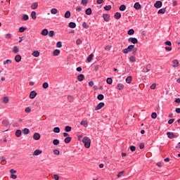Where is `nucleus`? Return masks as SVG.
<instances>
[{"mask_svg": "<svg viewBox=\"0 0 180 180\" xmlns=\"http://www.w3.org/2000/svg\"><path fill=\"white\" fill-rule=\"evenodd\" d=\"M82 143L84 144L86 148H89V147H91V139L88 136L83 138Z\"/></svg>", "mask_w": 180, "mask_h": 180, "instance_id": "obj_1", "label": "nucleus"}, {"mask_svg": "<svg viewBox=\"0 0 180 180\" xmlns=\"http://www.w3.org/2000/svg\"><path fill=\"white\" fill-rule=\"evenodd\" d=\"M128 41L129 43H132V44H137L139 43V40L137 39V38H134V37L129 38Z\"/></svg>", "mask_w": 180, "mask_h": 180, "instance_id": "obj_2", "label": "nucleus"}, {"mask_svg": "<svg viewBox=\"0 0 180 180\" xmlns=\"http://www.w3.org/2000/svg\"><path fill=\"white\" fill-rule=\"evenodd\" d=\"M155 8H156L157 9H160V8H161V6H162V1H157L155 4H154Z\"/></svg>", "mask_w": 180, "mask_h": 180, "instance_id": "obj_3", "label": "nucleus"}, {"mask_svg": "<svg viewBox=\"0 0 180 180\" xmlns=\"http://www.w3.org/2000/svg\"><path fill=\"white\" fill-rule=\"evenodd\" d=\"M103 106H105V103L101 102L95 108V110H99L102 109L103 108Z\"/></svg>", "mask_w": 180, "mask_h": 180, "instance_id": "obj_4", "label": "nucleus"}, {"mask_svg": "<svg viewBox=\"0 0 180 180\" xmlns=\"http://www.w3.org/2000/svg\"><path fill=\"white\" fill-rule=\"evenodd\" d=\"M36 96H37V93L34 91H32L30 93V99H34V98H36Z\"/></svg>", "mask_w": 180, "mask_h": 180, "instance_id": "obj_5", "label": "nucleus"}, {"mask_svg": "<svg viewBox=\"0 0 180 180\" xmlns=\"http://www.w3.org/2000/svg\"><path fill=\"white\" fill-rule=\"evenodd\" d=\"M150 70H151V64L147 65L146 68L142 70V72H148Z\"/></svg>", "mask_w": 180, "mask_h": 180, "instance_id": "obj_6", "label": "nucleus"}, {"mask_svg": "<svg viewBox=\"0 0 180 180\" xmlns=\"http://www.w3.org/2000/svg\"><path fill=\"white\" fill-rule=\"evenodd\" d=\"M134 8L136 11H140V9H141V5L140 4V3L136 2V3L134 4Z\"/></svg>", "mask_w": 180, "mask_h": 180, "instance_id": "obj_7", "label": "nucleus"}, {"mask_svg": "<svg viewBox=\"0 0 180 180\" xmlns=\"http://www.w3.org/2000/svg\"><path fill=\"white\" fill-rule=\"evenodd\" d=\"M172 67L174 68H176V67H179V62H178V60L175 59L172 60Z\"/></svg>", "mask_w": 180, "mask_h": 180, "instance_id": "obj_8", "label": "nucleus"}, {"mask_svg": "<svg viewBox=\"0 0 180 180\" xmlns=\"http://www.w3.org/2000/svg\"><path fill=\"white\" fill-rule=\"evenodd\" d=\"M103 18L105 22H109V20H110V15L109 14H103Z\"/></svg>", "mask_w": 180, "mask_h": 180, "instance_id": "obj_9", "label": "nucleus"}, {"mask_svg": "<svg viewBox=\"0 0 180 180\" xmlns=\"http://www.w3.org/2000/svg\"><path fill=\"white\" fill-rule=\"evenodd\" d=\"M83 79H85V76L84 75L80 74L77 75V81H79L81 82Z\"/></svg>", "mask_w": 180, "mask_h": 180, "instance_id": "obj_10", "label": "nucleus"}, {"mask_svg": "<svg viewBox=\"0 0 180 180\" xmlns=\"http://www.w3.org/2000/svg\"><path fill=\"white\" fill-rule=\"evenodd\" d=\"M34 140H40V134L34 133L33 135Z\"/></svg>", "mask_w": 180, "mask_h": 180, "instance_id": "obj_11", "label": "nucleus"}, {"mask_svg": "<svg viewBox=\"0 0 180 180\" xmlns=\"http://www.w3.org/2000/svg\"><path fill=\"white\" fill-rule=\"evenodd\" d=\"M37 6H39V3L38 2H34V3L32 4L31 8L33 9V10L37 9Z\"/></svg>", "mask_w": 180, "mask_h": 180, "instance_id": "obj_12", "label": "nucleus"}, {"mask_svg": "<svg viewBox=\"0 0 180 180\" xmlns=\"http://www.w3.org/2000/svg\"><path fill=\"white\" fill-rule=\"evenodd\" d=\"M114 18H115V19L119 20L122 18V14H120V13H119V12H117L115 13Z\"/></svg>", "mask_w": 180, "mask_h": 180, "instance_id": "obj_13", "label": "nucleus"}, {"mask_svg": "<svg viewBox=\"0 0 180 180\" xmlns=\"http://www.w3.org/2000/svg\"><path fill=\"white\" fill-rule=\"evenodd\" d=\"M68 26L70 27V29H75V27H77V24H75L74 22H70Z\"/></svg>", "mask_w": 180, "mask_h": 180, "instance_id": "obj_14", "label": "nucleus"}, {"mask_svg": "<svg viewBox=\"0 0 180 180\" xmlns=\"http://www.w3.org/2000/svg\"><path fill=\"white\" fill-rule=\"evenodd\" d=\"M124 88V85L122 83L118 84L117 86V89H118V91H122V89H123Z\"/></svg>", "mask_w": 180, "mask_h": 180, "instance_id": "obj_15", "label": "nucleus"}, {"mask_svg": "<svg viewBox=\"0 0 180 180\" xmlns=\"http://www.w3.org/2000/svg\"><path fill=\"white\" fill-rule=\"evenodd\" d=\"M41 34L42 36H47V34H49V30L47 29H44L41 32Z\"/></svg>", "mask_w": 180, "mask_h": 180, "instance_id": "obj_16", "label": "nucleus"}, {"mask_svg": "<svg viewBox=\"0 0 180 180\" xmlns=\"http://www.w3.org/2000/svg\"><path fill=\"white\" fill-rule=\"evenodd\" d=\"M167 136L169 139H175V135L172 132H167Z\"/></svg>", "mask_w": 180, "mask_h": 180, "instance_id": "obj_17", "label": "nucleus"}, {"mask_svg": "<svg viewBox=\"0 0 180 180\" xmlns=\"http://www.w3.org/2000/svg\"><path fill=\"white\" fill-rule=\"evenodd\" d=\"M15 60L16 63H20V61L22 60V56H20V55H17L15 57Z\"/></svg>", "mask_w": 180, "mask_h": 180, "instance_id": "obj_18", "label": "nucleus"}, {"mask_svg": "<svg viewBox=\"0 0 180 180\" xmlns=\"http://www.w3.org/2000/svg\"><path fill=\"white\" fill-rule=\"evenodd\" d=\"M64 17L66 18V19H68L71 17V12H70V11H68L65 12V15Z\"/></svg>", "mask_w": 180, "mask_h": 180, "instance_id": "obj_19", "label": "nucleus"}, {"mask_svg": "<svg viewBox=\"0 0 180 180\" xmlns=\"http://www.w3.org/2000/svg\"><path fill=\"white\" fill-rule=\"evenodd\" d=\"M43 153V151L40 150H36L32 155H40V154H41Z\"/></svg>", "mask_w": 180, "mask_h": 180, "instance_id": "obj_20", "label": "nucleus"}, {"mask_svg": "<svg viewBox=\"0 0 180 180\" xmlns=\"http://www.w3.org/2000/svg\"><path fill=\"white\" fill-rule=\"evenodd\" d=\"M165 12H167V8H161L158 11V13L159 14H164L165 13Z\"/></svg>", "mask_w": 180, "mask_h": 180, "instance_id": "obj_21", "label": "nucleus"}, {"mask_svg": "<svg viewBox=\"0 0 180 180\" xmlns=\"http://www.w3.org/2000/svg\"><path fill=\"white\" fill-rule=\"evenodd\" d=\"M31 17L33 20H36V19L37 18V16H36V11H32Z\"/></svg>", "mask_w": 180, "mask_h": 180, "instance_id": "obj_22", "label": "nucleus"}, {"mask_svg": "<svg viewBox=\"0 0 180 180\" xmlns=\"http://www.w3.org/2000/svg\"><path fill=\"white\" fill-rule=\"evenodd\" d=\"M85 13L86 15H92V9L91 8L86 9Z\"/></svg>", "mask_w": 180, "mask_h": 180, "instance_id": "obj_23", "label": "nucleus"}, {"mask_svg": "<svg viewBox=\"0 0 180 180\" xmlns=\"http://www.w3.org/2000/svg\"><path fill=\"white\" fill-rule=\"evenodd\" d=\"M94 58V53L90 54L88 57H87V61L88 63H91L92 61V59Z\"/></svg>", "mask_w": 180, "mask_h": 180, "instance_id": "obj_24", "label": "nucleus"}, {"mask_svg": "<svg viewBox=\"0 0 180 180\" xmlns=\"http://www.w3.org/2000/svg\"><path fill=\"white\" fill-rule=\"evenodd\" d=\"M15 136L17 137H20V136H22V131L20 129H18L15 131Z\"/></svg>", "mask_w": 180, "mask_h": 180, "instance_id": "obj_25", "label": "nucleus"}, {"mask_svg": "<svg viewBox=\"0 0 180 180\" xmlns=\"http://www.w3.org/2000/svg\"><path fill=\"white\" fill-rule=\"evenodd\" d=\"M131 79H133V77H131V76H128L126 78V82L127 84H130V82H131Z\"/></svg>", "mask_w": 180, "mask_h": 180, "instance_id": "obj_26", "label": "nucleus"}, {"mask_svg": "<svg viewBox=\"0 0 180 180\" xmlns=\"http://www.w3.org/2000/svg\"><path fill=\"white\" fill-rule=\"evenodd\" d=\"M32 56H34V57H39L40 56V52H39V51H34L32 53Z\"/></svg>", "mask_w": 180, "mask_h": 180, "instance_id": "obj_27", "label": "nucleus"}, {"mask_svg": "<svg viewBox=\"0 0 180 180\" xmlns=\"http://www.w3.org/2000/svg\"><path fill=\"white\" fill-rule=\"evenodd\" d=\"M13 53L14 54H16V53H19V48H18V46H13Z\"/></svg>", "mask_w": 180, "mask_h": 180, "instance_id": "obj_28", "label": "nucleus"}, {"mask_svg": "<svg viewBox=\"0 0 180 180\" xmlns=\"http://www.w3.org/2000/svg\"><path fill=\"white\" fill-rule=\"evenodd\" d=\"M106 82L107 84H108V85H112V82H113V79H112L111 77H108L107 78Z\"/></svg>", "mask_w": 180, "mask_h": 180, "instance_id": "obj_29", "label": "nucleus"}, {"mask_svg": "<svg viewBox=\"0 0 180 180\" xmlns=\"http://www.w3.org/2000/svg\"><path fill=\"white\" fill-rule=\"evenodd\" d=\"M71 142V137L70 136H68L65 139V143L66 144H68L69 143Z\"/></svg>", "mask_w": 180, "mask_h": 180, "instance_id": "obj_30", "label": "nucleus"}, {"mask_svg": "<svg viewBox=\"0 0 180 180\" xmlns=\"http://www.w3.org/2000/svg\"><path fill=\"white\" fill-rule=\"evenodd\" d=\"M119 9H120V11L123 12V11H126V6L124 4H122L120 6Z\"/></svg>", "mask_w": 180, "mask_h": 180, "instance_id": "obj_31", "label": "nucleus"}, {"mask_svg": "<svg viewBox=\"0 0 180 180\" xmlns=\"http://www.w3.org/2000/svg\"><path fill=\"white\" fill-rule=\"evenodd\" d=\"M104 98H105V96H103V94H98L97 96V99L98 101H103Z\"/></svg>", "mask_w": 180, "mask_h": 180, "instance_id": "obj_32", "label": "nucleus"}, {"mask_svg": "<svg viewBox=\"0 0 180 180\" xmlns=\"http://www.w3.org/2000/svg\"><path fill=\"white\" fill-rule=\"evenodd\" d=\"M127 49H128V52L130 53V51H133V49H134V45H129Z\"/></svg>", "mask_w": 180, "mask_h": 180, "instance_id": "obj_33", "label": "nucleus"}, {"mask_svg": "<svg viewBox=\"0 0 180 180\" xmlns=\"http://www.w3.org/2000/svg\"><path fill=\"white\" fill-rule=\"evenodd\" d=\"M60 51L59 49H56L53 52V56H58L60 54Z\"/></svg>", "mask_w": 180, "mask_h": 180, "instance_id": "obj_34", "label": "nucleus"}, {"mask_svg": "<svg viewBox=\"0 0 180 180\" xmlns=\"http://www.w3.org/2000/svg\"><path fill=\"white\" fill-rule=\"evenodd\" d=\"M30 132V130H29V129L27 128H25L24 129H22L23 134H29Z\"/></svg>", "mask_w": 180, "mask_h": 180, "instance_id": "obj_35", "label": "nucleus"}, {"mask_svg": "<svg viewBox=\"0 0 180 180\" xmlns=\"http://www.w3.org/2000/svg\"><path fill=\"white\" fill-rule=\"evenodd\" d=\"M22 20H29V15L24 14L22 17Z\"/></svg>", "mask_w": 180, "mask_h": 180, "instance_id": "obj_36", "label": "nucleus"}, {"mask_svg": "<svg viewBox=\"0 0 180 180\" xmlns=\"http://www.w3.org/2000/svg\"><path fill=\"white\" fill-rule=\"evenodd\" d=\"M71 130H72V128L70 126H66L65 127V131L70 132Z\"/></svg>", "mask_w": 180, "mask_h": 180, "instance_id": "obj_37", "label": "nucleus"}, {"mask_svg": "<svg viewBox=\"0 0 180 180\" xmlns=\"http://www.w3.org/2000/svg\"><path fill=\"white\" fill-rule=\"evenodd\" d=\"M53 146H58L60 144V141L58 139H54L53 141Z\"/></svg>", "mask_w": 180, "mask_h": 180, "instance_id": "obj_38", "label": "nucleus"}, {"mask_svg": "<svg viewBox=\"0 0 180 180\" xmlns=\"http://www.w3.org/2000/svg\"><path fill=\"white\" fill-rule=\"evenodd\" d=\"M53 131L54 133H60V127H54L53 129Z\"/></svg>", "mask_w": 180, "mask_h": 180, "instance_id": "obj_39", "label": "nucleus"}, {"mask_svg": "<svg viewBox=\"0 0 180 180\" xmlns=\"http://www.w3.org/2000/svg\"><path fill=\"white\" fill-rule=\"evenodd\" d=\"M127 33H128L129 36H132V34H134V30L130 29V30L128 31Z\"/></svg>", "mask_w": 180, "mask_h": 180, "instance_id": "obj_40", "label": "nucleus"}, {"mask_svg": "<svg viewBox=\"0 0 180 180\" xmlns=\"http://www.w3.org/2000/svg\"><path fill=\"white\" fill-rule=\"evenodd\" d=\"M25 30H26V27H20L19 28L18 32H19L20 33H23V32H25Z\"/></svg>", "mask_w": 180, "mask_h": 180, "instance_id": "obj_41", "label": "nucleus"}, {"mask_svg": "<svg viewBox=\"0 0 180 180\" xmlns=\"http://www.w3.org/2000/svg\"><path fill=\"white\" fill-rule=\"evenodd\" d=\"M52 178L54 180H59L60 179V176H58V174H53Z\"/></svg>", "mask_w": 180, "mask_h": 180, "instance_id": "obj_42", "label": "nucleus"}, {"mask_svg": "<svg viewBox=\"0 0 180 180\" xmlns=\"http://www.w3.org/2000/svg\"><path fill=\"white\" fill-rule=\"evenodd\" d=\"M42 87L44 88V89H47V88H49V83L44 82V83L42 84Z\"/></svg>", "mask_w": 180, "mask_h": 180, "instance_id": "obj_43", "label": "nucleus"}, {"mask_svg": "<svg viewBox=\"0 0 180 180\" xmlns=\"http://www.w3.org/2000/svg\"><path fill=\"white\" fill-rule=\"evenodd\" d=\"M104 9H105V11H110L112 9V6H110V5L105 6H104Z\"/></svg>", "mask_w": 180, "mask_h": 180, "instance_id": "obj_44", "label": "nucleus"}, {"mask_svg": "<svg viewBox=\"0 0 180 180\" xmlns=\"http://www.w3.org/2000/svg\"><path fill=\"white\" fill-rule=\"evenodd\" d=\"M58 11L57 8H52L51 10V13H52V15H56V13H57Z\"/></svg>", "mask_w": 180, "mask_h": 180, "instance_id": "obj_45", "label": "nucleus"}, {"mask_svg": "<svg viewBox=\"0 0 180 180\" xmlns=\"http://www.w3.org/2000/svg\"><path fill=\"white\" fill-rule=\"evenodd\" d=\"M129 61H131V63H136V57L134 56H131L129 58Z\"/></svg>", "mask_w": 180, "mask_h": 180, "instance_id": "obj_46", "label": "nucleus"}, {"mask_svg": "<svg viewBox=\"0 0 180 180\" xmlns=\"http://www.w3.org/2000/svg\"><path fill=\"white\" fill-rule=\"evenodd\" d=\"M56 47H58V49L63 47V44L61 43V41H58L56 43Z\"/></svg>", "mask_w": 180, "mask_h": 180, "instance_id": "obj_47", "label": "nucleus"}, {"mask_svg": "<svg viewBox=\"0 0 180 180\" xmlns=\"http://www.w3.org/2000/svg\"><path fill=\"white\" fill-rule=\"evenodd\" d=\"M76 44H77V46H79V44H82V40H81V39H77L76 40Z\"/></svg>", "mask_w": 180, "mask_h": 180, "instance_id": "obj_48", "label": "nucleus"}, {"mask_svg": "<svg viewBox=\"0 0 180 180\" xmlns=\"http://www.w3.org/2000/svg\"><path fill=\"white\" fill-rule=\"evenodd\" d=\"M54 36V31L51 30L49 32V37H53Z\"/></svg>", "mask_w": 180, "mask_h": 180, "instance_id": "obj_49", "label": "nucleus"}, {"mask_svg": "<svg viewBox=\"0 0 180 180\" xmlns=\"http://www.w3.org/2000/svg\"><path fill=\"white\" fill-rule=\"evenodd\" d=\"M2 124H4V126H8L9 124V122H8V120H4L2 121Z\"/></svg>", "mask_w": 180, "mask_h": 180, "instance_id": "obj_50", "label": "nucleus"}, {"mask_svg": "<svg viewBox=\"0 0 180 180\" xmlns=\"http://www.w3.org/2000/svg\"><path fill=\"white\" fill-rule=\"evenodd\" d=\"M82 4L84 5V6H86L88 5V0H82Z\"/></svg>", "mask_w": 180, "mask_h": 180, "instance_id": "obj_51", "label": "nucleus"}, {"mask_svg": "<svg viewBox=\"0 0 180 180\" xmlns=\"http://www.w3.org/2000/svg\"><path fill=\"white\" fill-rule=\"evenodd\" d=\"M82 26L84 29H88V27H89V25H88V24L86 22L82 23Z\"/></svg>", "mask_w": 180, "mask_h": 180, "instance_id": "obj_52", "label": "nucleus"}, {"mask_svg": "<svg viewBox=\"0 0 180 180\" xmlns=\"http://www.w3.org/2000/svg\"><path fill=\"white\" fill-rule=\"evenodd\" d=\"M53 154H55V155H60V150H58V149H55L53 150Z\"/></svg>", "mask_w": 180, "mask_h": 180, "instance_id": "obj_53", "label": "nucleus"}, {"mask_svg": "<svg viewBox=\"0 0 180 180\" xmlns=\"http://www.w3.org/2000/svg\"><path fill=\"white\" fill-rule=\"evenodd\" d=\"M152 119H157V112H153L151 114Z\"/></svg>", "mask_w": 180, "mask_h": 180, "instance_id": "obj_54", "label": "nucleus"}, {"mask_svg": "<svg viewBox=\"0 0 180 180\" xmlns=\"http://www.w3.org/2000/svg\"><path fill=\"white\" fill-rule=\"evenodd\" d=\"M25 112L26 113H30V112H32V108H30V107L26 108Z\"/></svg>", "mask_w": 180, "mask_h": 180, "instance_id": "obj_55", "label": "nucleus"}, {"mask_svg": "<svg viewBox=\"0 0 180 180\" xmlns=\"http://www.w3.org/2000/svg\"><path fill=\"white\" fill-rule=\"evenodd\" d=\"M155 88H157V84L153 83V84L150 86V89H155Z\"/></svg>", "mask_w": 180, "mask_h": 180, "instance_id": "obj_56", "label": "nucleus"}, {"mask_svg": "<svg viewBox=\"0 0 180 180\" xmlns=\"http://www.w3.org/2000/svg\"><path fill=\"white\" fill-rule=\"evenodd\" d=\"M4 103H8V102H9V98L7 96H5L4 98Z\"/></svg>", "mask_w": 180, "mask_h": 180, "instance_id": "obj_57", "label": "nucleus"}, {"mask_svg": "<svg viewBox=\"0 0 180 180\" xmlns=\"http://www.w3.org/2000/svg\"><path fill=\"white\" fill-rule=\"evenodd\" d=\"M12 63V60L7 59L6 61L4 62V64H11Z\"/></svg>", "mask_w": 180, "mask_h": 180, "instance_id": "obj_58", "label": "nucleus"}, {"mask_svg": "<svg viewBox=\"0 0 180 180\" xmlns=\"http://www.w3.org/2000/svg\"><path fill=\"white\" fill-rule=\"evenodd\" d=\"M165 44H166V46H172V43H171V41H166L165 42Z\"/></svg>", "mask_w": 180, "mask_h": 180, "instance_id": "obj_59", "label": "nucleus"}, {"mask_svg": "<svg viewBox=\"0 0 180 180\" xmlns=\"http://www.w3.org/2000/svg\"><path fill=\"white\" fill-rule=\"evenodd\" d=\"M123 174H124V171L120 172L117 174V178H120L123 175Z\"/></svg>", "mask_w": 180, "mask_h": 180, "instance_id": "obj_60", "label": "nucleus"}, {"mask_svg": "<svg viewBox=\"0 0 180 180\" xmlns=\"http://www.w3.org/2000/svg\"><path fill=\"white\" fill-rule=\"evenodd\" d=\"M12 34H6V39H11Z\"/></svg>", "mask_w": 180, "mask_h": 180, "instance_id": "obj_61", "label": "nucleus"}, {"mask_svg": "<svg viewBox=\"0 0 180 180\" xmlns=\"http://www.w3.org/2000/svg\"><path fill=\"white\" fill-rule=\"evenodd\" d=\"M174 122H175V120L171 119L168 121V124H172V123H174Z\"/></svg>", "mask_w": 180, "mask_h": 180, "instance_id": "obj_62", "label": "nucleus"}, {"mask_svg": "<svg viewBox=\"0 0 180 180\" xmlns=\"http://www.w3.org/2000/svg\"><path fill=\"white\" fill-rule=\"evenodd\" d=\"M136 150V146H130V150L131 151H134Z\"/></svg>", "mask_w": 180, "mask_h": 180, "instance_id": "obj_63", "label": "nucleus"}, {"mask_svg": "<svg viewBox=\"0 0 180 180\" xmlns=\"http://www.w3.org/2000/svg\"><path fill=\"white\" fill-rule=\"evenodd\" d=\"M139 148L141 150H143V148H144V143H141L140 145H139Z\"/></svg>", "mask_w": 180, "mask_h": 180, "instance_id": "obj_64", "label": "nucleus"}]
</instances>
